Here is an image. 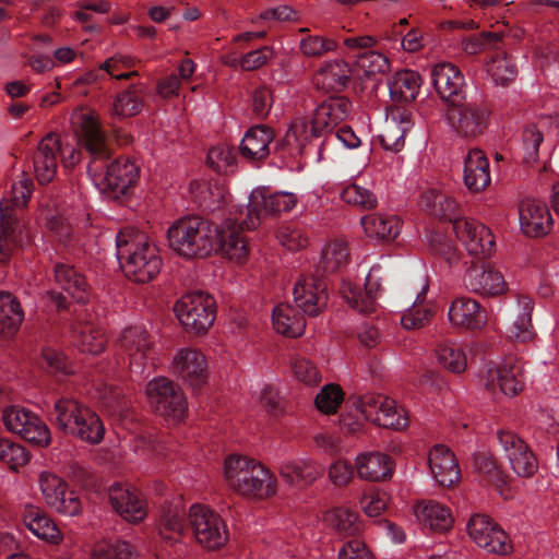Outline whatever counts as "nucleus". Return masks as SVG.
<instances>
[{
    "instance_id": "nucleus-42",
    "label": "nucleus",
    "mask_w": 559,
    "mask_h": 559,
    "mask_svg": "<svg viewBox=\"0 0 559 559\" xmlns=\"http://www.w3.org/2000/svg\"><path fill=\"white\" fill-rule=\"evenodd\" d=\"M533 300L527 296H521L516 301L515 318L508 329L511 340L525 343L533 338L532 326Z\"/></svg>"
},
{
    "instance_id": "nucleus-52",
    "label": "nucleus",
    "mask_w": 559,
    "mask_h": 559,
    "mask_svg": "<svg viewBox=\"0 0 559 559\" xmlns=\"http://www.w3.org/2000/svg\"><path fill=\"white\" fill-rule=\"evenodd\" d=\"M24 313L15 297L7 292L0 293V331L14 333L22 323Z\"/></svg>"
},
{
    "instance_id": "nucleus-1",
    "label": "nucleus",
    "mask_w": 559,
    "mask_h": 559,
    "mask_svg": "<svg viewBox=\"0 0 559 559\" xmlns=\"http://www.w3.org/2000/svg\"><path fill=\"white\" fill-rule=\"evenodd\" d=\"M116 246L120 267L130 281L144 284L159 274L163 259L146 234L133 227L123 228L116 236Z\"/></svg>"
},
{
    "instance_id": "nucleus-47",
    "label": "nucleus",
    "mask_w": 559,
    "mask_h": 559,
    "mask_svg": "<svg viewBox=\"0 0 559 559\" xmlns=\"http://www.w3.org/2000/svg\"><path fill=\"white\" fill-rule=\"evenodd\" d=\"M420 87V76L412 70L397 72L390 83V95L396 102H412Z\"/></svg>"
},
{
    "instance_id": "nucleus-28",
    "label": "nucleus",
    "mask_w": 559,
    "mask_h": 559,
    "mask_svg": "<svg viewBox=\"0 0 559 559\" xmlns=\"http://www.w3.org/2000/svg\"><path fill=\"white\" fill-rule=\"evenodd\" d=\"M413 126L412 114L395 108L386 115L379 139L386 151L400 152L405 145V134Z\"/></svg>"
},
{
    "instance_id": "nucleus-21",
    "label": "nucleus",
    "mask_w": 559,
    "mask_h": 559,
    "mask_svg": "<svg viewBox=\"0 0 559 559\" xmlns=\"http://www.w3.org/2000/svg\"><path fill=\"white\" fill-rule=\"evenodd\" d=\"M381 269L372 267L365 282L364 289L350 283H345L341 293L348 305L359 312H372L376 309L377 296L381 289Z\"/></svg>"
},
{
    "instance_id": "nucleus-24",
    "label": "nucleus",
    "mask_w": 559,
    "mask_h": 559,
    "mask_svg": "<svg viewBox=\"0 0 559 559\" xmlns=\"http://www.w3.org/2000/svg\"><path fill=\"white\" fill-rule=\"evenodd\" d=\"M520 227L528 237L547 235L552 226V217L545 203L536 199H524L519 204Z\"/></svg>"
},
{
    "instance_id": "nucleus-14",
    "label": "nucleus",
    "mask_w": 559,
    "mask_h": 559,
    "mask_svg": "<svg viewBox=\"0 0 559 559\" xmlns=\"http://www.w3.org/2000/svg\"><path fill=\"white\" fill-rule=\"evenodd\" d=\"M242 225L227 219L216 225L217 237L214 238V253L236 264H243L248 261L250 248L246 237L241 233Z\"/></svg>"
},
{
    "instance_id": "nucleus-26",
    "label": "nucleus",
    "mask_w": 559,
    "mask_h": 559,
    "mask_svg": "<svg viewBox=\"0 0 559 559\" xmlns=\"http://www.w3.org/2000/svg\"><path fill=\"white\" fill-rule=\"evenodd\" d=\"M465 286L483 296H497L507 290V283L500 271L489 264L472 265L465 276Z\"/></svg>"
},
{
    "instance_id": "nucleus-25",
    "label": "nucleus",
    "mask_w": 559,
    "mask_h": 559,
    "mask_svg": "<svg viewBox=\"0 0 559 559\" xmlns=\"http://www.w3.org/2000/svg\"><path fill=\"white\" fill-rule=\"evenodd\" d=\"M60 152V140L55 133H48L38 143L33 155V168L39 183H49L55 178Z\"/></svg>"
},
{
    "instance_id": "nucleus-64",
    "label": "nucleus",
    "mask_w": 559,
    "mask_h": 559,
    "mask_svg": "<svg viewBox=\"0 0 559 559\" xmlns=\"http://www.w3.org/2000/svg\"><path fill=\"white\" fill-rule=\"evenodd\" d=\"M357 64L368 75L385 73L390 70L389 59L378 51H367L358 55Z\"/></svg>"
},
{
    "instance_id": "nucleus-43",
    "label": "nucleus",
    "mask_w": 559,
    "mask_h": 559,
    "mask_svg": "<svg viewBox=\"0 0 559 559\" xmlns=\"http://www.w3.org/2000/svg\"><path fill=\"white\" fill-rule=\"evenodd\" d=\"M5 211L7 207L2 209V217H0V262L2 263L10 260L23 241L22 226L19 221H12Z\"/></svg>"
},
{
    "instance_id": "nucleus-18",
    "label": "nucleus",
    "mask_w": 559,
    "mask_h": 559,
    "mask_svg": "<svg viewBox=\"0 0 559 559\" xmlns=\"http://www.w3.org/2000/svg\"><path fill=\"white\" fill-rule=\"evenodd\" d=\"M294 300L308 316H318L328 304V285L313 275H301L294 286Z\"/></svg>"
},
{
    "instance_id": "nucleus-2",
    "label": "nucleus",
    "mask_w": 559,
    "mask_h": 559,
    "mask_svg": "<svg viewBox=\"0 0 559 559\" xmlns=\"http://www.w3.org/2000/svg\"><path fill=\"white\" fill-rule=\"evenodd\" d=\"M223 477L231 490L245 496L267 498L276 492V478L258 461L241 454L225 457Z\"/></svg>"
},
{
    "instance_id": "nucleus-15",
    "label": "nucleus",
    "mask_w": 559,
    "mask_h": 559,
    "mask_svg": "<svg viewBox=\"0 0 559 559\" xmlns=\"http://www.w3.org/2000/svg\"><path fill=\"white\" fill-rule=\"evenodd\" d=\"M453 230L471 255L488 258L493 252L495 238L489 228L474 219H454Z\"/></svg>"
},
{
    "instance_id": "nucleus-51",
    "label": "nucleus",
    "mask_w": 559,
    "mask_h": 559,
    "mask_svg": "<svg viewBox=\"0 0 559 559\" xmlns=\"http://www.w3.org/2000/svg\"><path fill=\"white\" fill-rule=\"evenodd\" d=\"M349 249L344 239H332L326 242L321 252V266L326 272H335L349 262Z\"/></svg>"
},
{
    "instance_id": "nucleus-44",
    "label": "nucleus",
    "mask_w": 559,
    "mask_h": 559,
    "mask_svg": "<svg viewBox=\"0 0 559 559\" xmlns=\"http://www.w3.org/2000/svg\"><path fill=\"white\" fill-rule=\"evenodd\" d=\"M33 191V181L26 175L22 174L17 181L13 182L10 192L0 202V217L2 209L7 207V214L12 221H19L16 211L27 205Z\"/></svg>"
},
{
    "instance_id": "nucleus-17",
    "label": "nucleus",
    "mask_w": 559,
    "mask_h": 559,
    "mask_svg": "<svg viewBox=\"0 0 559 559\" xmlns=\"http://www.w3.org/2000/svg\"><path fill=\"white\" fill-rule=\"evenodd\" d=\"M483 381L488 391L496 393L499 390L512 397L524 388L523 369L516 361L508 360L488 368Z\"/></svg>"
},
{
    "instance_id": "nucleus-48",
    "label": "nucleus",
    "mask_w": 559,
    "mask_h": 559,
    "mask_svg": "<svg viewBox=\"0 0 559 559\" xmlns=\"http://www.w3.org/2000/svg\"><path fill=\"white\" fill-rule=\"evenodd\" d=\"M270 200V193L261 189L253 190L247 205V217L241 221L240 225L246 229H254L263 218L274 215Z\"/></svg>"
},
{
    "instance_id": "nucleus-16",
    "label": "nucleus",
    "mask_w": 559,
    "mask_h": 559,
    "mask_svg": "<svg viewBox=\"0 0 559 559\" xmlns=\"http://www.w3.org/2000/svg\"><path fill=\"white\" fill-rule=\"evenodd\" d=\"M448 118L455 131L463 138L475 139L484 133L488 124L489 109L479 103L452 106Z\"/></svg>"
},
{
    "instance_id": "nucleus-59",
    "label": "nucleus",
    "mask_w": 559,
    "mask_h": 559,
    "mask_svg": "<svg viewBox=\"0 0 559 559\" xmlns=\"http://www.w3.org/2000/svg\"><path fill=\"white\" fill-rule=\"evenodd\" d=\"M131 555V545L124 540H117L95 545L88 559H130Z\"/></svg>"
},
{
    "instance_id": "nucleus-7",
    "label": "nucleus",
    "mask_w": 559,
    "mask_h": 559,
    "mask_svg": "<svg viewBox=\"0 0 559 559\" xmlns=\"http://www.w3.org/2000/svg\"><path fill=\"white\" fill-rule=\"evenodd\" d=\"M146 395L154 411L174 421L185 418L188 404L182 389L166 377L151 380L146 385Z\"/></svg>"
},
{
    "instance_id": "nucleus-41",
    "label": "nucleus",
    "mask_w": 559,
    "mask_h": 559,
    "mask_svg": "<svg viewBox=\"0 0 559 559\" xmlns=\"http://www.w3.org/2000/svg\"><path fill=\"white\" fill-rule=\"evenodd\" d=\"M272 321L275 331L282 335L298 337L305 332L306 321L304 317L290 305H278L273 310Z\"/></svg>"
},
{
    "instance_id": "nucleus-12",
    "label": "nucleus",
    "mask_w": 559,
    "mask_h": 559,
    "mask_svg": "<svg viewBox=\"0 0 559 559\" xmlns=\"http://www.w3.org/2000/svg\"><path fill=\"white\" fill-rule=\"evenodd\" d=\"M467 533L478 547L489 554L507 555L512 549L507 533L487 515H473L467 523Z\"/></svg>"
},
{
    "instance_id": "nucleus-22",
    "label": "nucleus",
    "mask_w": 559,
    "mask_h": 559,
    "mask_svg": "<svg viewBox=\"0 0 559 559\" xmlns=\"http://www.w3.org/2000/svg\"><path fill=\"white\" fill-rule=\"evenodd\" d=\"M352 108V102L345 96H334L325 99L313 112L311 133L319 135L322 132L333 130L349 116Z\"/></svg>"
},
{
    "instance_id": "nucleus-49",
    "label": "nucleus",
    "mask_w": 559,
    "mask_h": 559,
    "mask_svg": "<svg viewBox=\"0 0 559 559\" xmlns=\"http://www.w3.org/2000/svg\"><path fill=\"white\" fill-rule=\"evenodd\" d=\"M324 520L326 524L343 535H355L361 531V522L358 514L345 507H336L329 510Z\"/></svg>"
},
{
    "instance_id": "nucleus-62",
    "label": "nucleus",
    "mask_w": 559,
    "mask_h": 559,
    "mask_svg": "<svg viewBox=\"0 0 559 559\" xmlns=\"http://www.w3.org/2000/svg\"><path fill=\"white\" fill-rule=\"evenodd\" d=\"M277 238L281 245L290 251L301 250L309 243L308 235L297 225L283 226L278 231Z\"/></svg>"
},
{
    "instance_id": "nucleus-50",
    "label": "nucleus",
    "mask_w": 559,
    "mask_h": 559,
    "mask_svg": "<svg viewBox=\"0 0 559 559\" xmlns=\"http://www.w3.org/2000/svg\"><path fill=\"white\" fill-rule=\"evenodd\" d=\"M185 532V512L178 506L165 507L159 520L162 538L168 542H177Z\"/></svg>"
},
{
    "instance_id": "nucleus-37",
    "label": "nucleus",
    "mask_w": 559,
    "mask_h": 559,
    "mask_svg": "<svg viewBox=\"0 0 559 559\" xmlns=\"http://www.w3.org/2000/svg\"><path fill=\"white\" fill-rule=\"evenodd\" d=\"M352 71L347 62L331 60L316 73V84L325 91H342L350 80Z\"/></svg>"
},
{
    "instance_id": "nucleus-56",
    "label": "nucleus",
    "mask_w": 559,
    "mask_h": 559,
    "mask_svg": "<svg viewBox=\"0 0 559 559\" xmlns=\"http://www.w3.org/2000/svg\"><path fill=\"white\" fill-rule=\"evenodd\" d=\"M487 72L496 84L503 86L515 79L518 70L504 52H497L487 64Z\"/></svg>"
},
{
    "instance_id": "nucleus-55",
    "label": "nucleus",
    "mask_w": 559,
    "mask_h": 559,
    "mask_svg": "<svg viewBox=\"0 0 559 559\" xmlns=\"http://www.w3.org/2000/svg\"><path fill=\"white\" fill-rule=\"evenodd\" d=\"M438 362L453 373H462L467 367L464 350L456 344H441L436 350Z\"/></svg>"
},
{
    "instance_id": "nucleus-8",
    "label": "nucleus",
    "mask_w": 559,
    "mask_h": 559,
    "mask_svg": "<svg viewBox=\"0 0 559 559\" xmlns=\"http://www.w3.org/2000/svg\"><path fill=\"white\" fill-rule=\"evenodd\" d=\"M497 440L510 469L521 478H531L538 471V460L530 444L509 429H499Z\"/></svg>"
},
{
    "instance_id": "nucleus-32",
    "label": "nucleus",
    "mask_w": 559,
    "mask_h": 559,
    "mask_svg": "<svg viewBox=\"0 0 559 559\" xmlns=\"http://www.w3.org/2000/svg\"><path fill=\"white\" fill-rule=\"evenodd\" d=\"M463 180L472 192H480L490 185L489 162L478 148L471 150L464 158Z\"/></svg>"
},
{
    "instance_id": "nucleus-5",
    "label": "nucleus",
    "mask_w": 559,
    "mask_h": 559,
    "mask_svg": "<svg viewBox=\"0 0 559 559\" xmlns=\"http://www.w3.org/2000/svg\"><path fill=\"white\" fill-rule=\"evenodd\" d=\"M174 311L183 329L193 334H204L216 318V302L207 294L198 292L182 296Z\"/></svg>"
},
{
    "instance_id": "nucleus-54",
    "label": "nucleus",
    "mask_w": 559,
    "mask_h": 559,
    "mask_svg": "<svg viewBox=\"0 0 559 559\" xmlns=\"http://www.w3.org/2000/svg\"><path fill=\"white\" fill-rule=\"evenodd\" d=\"M474 469L483 477L497 487L504 486L508 475L498 464L497 459L489 453H478L474 456Z\"/></svg>"
},
{
    "instance_id": "nucleus-35",
    "label": "nucleus",
    "mask_w": 559,
    "mask_h": 559,
    "mask_svg": "<svg viewBox=\"0 0 559 559\" xmlns=\"http://www.w3.org/2000/svg\"><path fill=\"white\" fill-rule=\"evenodd\" d=\"M274 140V131L263 124L250 128L241 143L240 153L248 160H262L270 154V144Z\"/></svg>"
},
{
    "instance_id": "nucleus-27",
    "label": "nucleus",
    "mask_w": 559,
    "mask_h": 559,
    "mask_svg": "<svg viewBox=\"0 0 559 559\" xmlns=\"http://www.w3.org/2000/svg\"><path fill=\"white\" fill-rule=\"evenodd\" d=\"M448 318L452 326L466 330H477L487 323L485 308L477 300L466 296L452 300Z\"/></svg>"
},
{
    "instance_id": "nucleus-10",
    "label": "nucleus",
    "mask_w": 559,
    "mask_h": 559,
    "mask_svg": "<svg viewBox=\"0 0 559 559\" xmlns=\"http://www.w3.org/2000/svg\"><path fill=\"white\" fill-rule=\"evenodd\" d=\"M169 371L193 389L203 386L209 378L205 355L195 347L178 348L171 357Z\"/></svg>"
},
{
    "instance_id": "nucleus-9",
    "label": "nucleus",
    "mask_w": 559,
    "mask_h": 559,
    "mask_svg": "<svg viewBox=\"0 0 559 559\" xmlns=\"http://www.w3.org/2000/svg\"><path fill=\"white\" fill-rule=\"evenodd\" d=\"M2 420L5 428L20 435L24 440L39 447H47L51 441L47 425L31 411L10 406L4 408Z\"/></svg>"
},
{
    "instance_id": "nucleus-38",
    "label": "nucleus",
    "mask_w": 559,
    "mask_h": 559,
    "mask_svg": "<svg viewBox=\"0 0 559 559\" xmlns=\"http://www.w3.org/2000/svg\"><path fill=\"white\" fill-rule=\"evenodd\" d=\"M367 237L378 240H392L401 230V222L395 215L374 213L361 218Z\"/></svg>"
},
{
    "instance_id": "nucleus-40",
    "label": "nucleus",
    "mask_w": 559,
    "mask_h": 559,
    "mask_svg": "<svg viewBox=\"0 0 559 559\" xmlns=\"http://www.w3.org/2000/svg\"><path fill=\"white\" fill-rule=\"evenodd\" d=\"M55 280L60 287L68 292L78 302H86L88 299L87 283L85 277L73 266L59 263L55 266Z\"/></svg>"
},
{
    "instance_id": "nucleus-31",
    "label": "nucleus",
    "mask_w": 559,
    "mask_h": 559,
    "mask_svg": "<svg viewBox=\"0 0 559 559\" xmlns=\"http://www.w3.org/2000/svg\"><path fill=\"white\" fill-rule=\"evenodd\" d=\"M280 475L290 486L307 487L322 475V468L312 460L297 457L285 460L280 466Z\"/></svg>"
},
{
    "instance_id": "nucleus-46",
    "label": "nucleus",
    "mask_w": 559,
    "mask_h": 559,
    "mask_svg": "<svg viewBox=\"0 0 559 559\" xmlns=\"http://www.w3.org/2000/svg\"><path fill=\"white\" fill-rule=\"evenodd\" d=\"M428 284L423 283L420 292L416 294L413 305L404 312L401 324L406 330L421 329L431 320L433 312L431 306L425 304Z\"/></svg>"
},
{
    "instance_id": "nucleus-30",
    "label": "nucleus",
    "mask_w": 559,
    "mask_h": 559,
    "mask_svg": "<svg viewBox=\"0 0 559 559\" xmlns=\"http://www.w3.org/2000/svg\"><path fill=\"white\" fill-rule=\"evenodd\" d=\"M433 478L440 486L451 487L460 479V468L454 453L443 444L435 445L428 455Z\"/></svg>"
},
{
    "instance_id": "nucleus-61",
    "label": "nucleus",
    "mask_w": 559,
    "mask_h": 559,
    "mask_svg": "<svg viewBox=\"0 0 559 559\" xmlns=\"http://www.w3.org/2000/svg\"><path fill=\"white\" fill-rule=\"evenodd\" d=\"M206 160L215 171L227 173L235 165L236 153L229 145H217L209 151Z\"/></svg>"
},
{
    "instance_id": "nucleus-6",
    "label": "nucleus",
    "mask_w": 559,
    "mask_h": 559,
    "mask_svg": "<svg viewBox=\"0 0 559 559\" xmlns=\"http://www.w3.org/2000/svg\"><path fill=\"white\" fill-rule=\"evenodd\" d=\"M188 520L195 542L202 547L215 550L228 540L225 521L210 507L194 503L189 508Z\"/></svg>"
},
{
    "instance_id": "nucleus-45",
    "label": "nucleus",
    "mask_w": 559,
    "mask_h": 559,
    "mask_svg": "<svg viewBox=\"0 0 559 559\" xmlns=\"http://www.w3.org/2000/svg\"><path fill=\"white\" fill-rule=\"evenodd\" d=\"M75 345L83 353L98 355L104 352L107 338L98 326L90 322H78L74 328Z\"/></svg>"
},
{
    "instance_id": "nucleus-58",
    "label": "nucleus",
    "mask_w": 559,
    "mask_h": 559,
    "mask_svg": "<svg viewBox=\"0 0 559 559\" xmlns=\"http://www.w3.org/2000/svg\"><path fill=\"white\" fill-rule=\"evenodd\" d=\"M299 48L304 56L319 58L336 50L337 43L333 38L320 35H308L300 40Z\"/></svg>"
},
{
    "instance_id": "nucleus-63",
    "label": "nucleus",
    "mask_w": 559,
    "mask_h": 559,
    "mask_svg": "<svg viewBox=\"0 0 559 559\" xmlns=\"http://www.w3.org/2000/svg\"><path fill=\"white\" fill-rule=\"evenodd\" d=\"M360 412L366 419L376 424V417L391 411L392 399L384 395H366L360 401Z\"/></svg>"
},
{
    "instance_id": "nucleus-19",
    "label": "nucleus",
    "mask_w": 559,
    "mask_h": 559,
    "mask_svg": "<svg viewBox=\"0 0 559 559\" xmlns=\"http://www.w3.org/2000/svg\"><path fill=\"white\" fill-rule=\"evenodd\" d=\"M108 495L111 507L124 521L139 523L146 518V501L134 487L115 484Z\"/></svg>"
},
{
    "instance_id": "nucleus-3",
    "label": "nucleus",
    "mask_w": 559,
    "mask_h": 559,
    "mask_svg": "<svg viewBox=\"0 0 559 559\" xmlns=\"http://www.w3.org/2000/svg\"><path fill=\"white\" fill-rule=\"evenodd\" d=\"M216 225L195 215L175 221L167 230L169 248L185 259H204L214 254Z\"/></svg>"
},
{
    "instance_id": "nucleus-53",
    "label": "nucleus",
    "mask_w": 559,
    "mask_h": 559,
    "mask_svg": "<svg viewBox=\"0 0 559 559\" xmlns=\"http://www.w3.org/2000/svg\"><path fill=\"white\" fill-rule=\"evenodd\" d=\"M142 90L131 85L127 91L118 94L112 104V115L128 118L138 115L142 110Z\"/></svg>"
},
{
    "instance_id": "nucleus-11",
    "label": "nucleus",
    "mask_w": 559,
    "mask_h": 559,
    "mask_svg": "<svg viewBox=\"0 0 559 559\" xmlns=\"http://www.w3.org/2000/svg\"><path fill=\"white\" fill-rule=\"evenodd\" d=\"M39 488L46 503L57 512L74 516L82 510L80 498L74 491L68 490V484L51 472L39 475Z\"/></svg>"
},
{
    "instance_id": "nucleus-23",
    "label": "nucleus",
    "mask_w": 559,
    "mask_h": 559,
    "mask_svg": "<svg viewBox=\"0 0 559 559\" xmlns=\"http://www.w3.org/2000/svg\"><path fill=\"white\" fill-rule=\"evenodd\" d=\"M432 84L441 97L451 106L463 98L464 76L460 69L450 62H441L431 69Z\"/></svg>"
},
{
    "instance_id": "nucleus-34",
    "label": "nucleus",
    "mask_w": 559,
    "mask_h": 559,
    "mask_svg": "<svg viewBox=\"0 0 559 559\" xmlns=\"http://www.w3.org/2000/svg\"><path fill=\"white\" fill-rule=\"evenodd\" d=\"M357 475L367 481H382L391 477L393 462L380 452H367L357 455L355 460Z\"/></svg>"
},
{
    "instance_id": "nucleus-4",
    "label": "nucleus",
    "mask_w": 559,
    "mask_h": 559,
    "mask_svg": "<svg viewBox=\"0 0 559 559\" xmlns=\"http://www.w3.org/2000/svg\"><path fill=\"white\" fill-rule=\"evenodd\" d=\"M55 413L59 428L66 433L91 444L103 440L105 429L97 414L75 400H59Z\"/></svg>"
},
{
    "instance_id": "nucleus-60",
    "label": "nucleus",
    "mask_w": 559,
    "mask_h": 559,
    "mask_svg": "<svg viewBox=\"0 0 559 559\" xmlns=\"http://www.w3.org/2000/svg\"><path fill=\"white\" fill-rule=\"evenodd\" d=\"M343 391L336 384H326L316 396V406L323 414H334L343 402Z\"/></svg>"
},
{
    "instance_id": "nucleus-20",
    "label": "nucleus",
    "mask_w": 559,
    "mask_h": 559,
    "mask_svg": "<svg viewBox=\"0 0 559 559\" xmlns=\"http://www.w3.org/2000/svg\"><path fill=\"white\" fill-rule=\"evenodd\" d=\"M140 170L138 166L128 158H119L106 168L105 175L97 180L102 190L119 198L138 182Z\"/></svg>"
},
{
    "instance_id": "nucleus-33",
    "label": "nucleus",
    "mask_w": 559,
    "mask_h": 559,
    "mask_svg": "<svg viewBox=\"0 0 559 559\" xmlns=\"http://www.w3.org/2000/svg\"><path fill=\"white\" fill-rule=\"evenodd\" d=\"M121 347L130 357V364L138 368L144 366V361L151 353L154 341L142 328L131 326L126 329L120 337Z\"/></svg>"
},
{
    "instance_id": "nucleus-39",
    "label": "nucleus",
    "mask_w": 559,
    "mask_h": 559,
    "mask_svg": "<svg viewBox=\"0 0 559 559\" xmlns=\"http://www.w3.org/2000/svg\"><path fill=\"white\" fill-rule=\"evenodd\" d=\"M23 521L26 527L41 539L55 544L62 539L61 532L56 523L44 511L36 507L26 508Z\"/></svg>"
},
{
    "instance_id": "nucleus-36",
    "label": "nucleus",
    "mask_w": 559,
    "mask_h": 559,
    "mask_svg": "<svg viewBox=\"0 0 559 559\" xmlns=\"http://www.w3.org/2000/svg\"><path fill=\"white\" fill-rule=\"evenodd\" d=\"M419 205L430 215L440 219H448L454 224L459 219V203L450 195L436 190L426 189L419 198Z\"/></svg>"
},
{
    "instance_id": "nucleus-13",
    "label": "nucleus",
    "mask_w": 559,
    "mask_h": 559,
    "mask_svg": "<svg viewBox=\"0 0 559 559\" xmlns=\"http://www.w3.org/2000/svg\"><path fill=\"white\" fill-rule=\"evenodd\" d=\"M73 122L78 126L79 142L93 156L90 171L96 173L95 163L109 157L107 140L102 130L98 117L91 111H78L73 115Z\"/></svg>"
},
{
    "instance_id": "nucleus-29",
    "label": "nucleus",
    "mask_w": 559,
    "mask_h": 559,
    "mask_svg": "<svg viewBox=\"0 0 559 559\" xmlns=\"http://www.w3.org/2000/svg\"><path fill=\"white\" fill-rule=\"evenodd\" d=\"M417 521L435 533H445L453 527L454 516L449 507L436 500H421L415 503Z\"/></svg>"
},
{
    "instance_id": "nucleus-57",
    "label": "nucleus",
    "mask_w": 559,
    "mask_h": 559,
    "mask_svg": "<svg viewBox=\"0 0 559 559\" xmlns=\"http://www.w3.org/2000/svg\"><path fill=\"white\" fill-rule=\"evenodd\" d=\"M341 197L344 202L365 210L376 207L378 202L372 191L357 183L346 186Z\"/></svg>"
}]
</instances>
